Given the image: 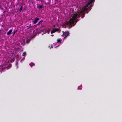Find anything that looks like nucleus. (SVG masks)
I'll use <instances>...</instances> for the list:
<instances>
[{"mask_svg":"<svg viewBox=\"0 0 122 122\" xmlns=\"http://www.w3.org/2000/svg\"><path fill=\"white\" fill-rule=\"evenodd\" d=\"M93 0H91L90 1L88 2L87 4L82 7V9L78 11L77 13H73L71 15L72 18L70 19L69 21L66 23V24L71 27L75 25L76 22L79 20L78 19L76 20L77 18L80 17L81 16V14L83 13L84 12H85V13H87L88 12L87 11L88 10L90 9V10H91L90 8L92 6L90 4L92 2Z\"/></svg>","mask_w":122,"mask_h":122,"instance_id":"f257e3e1","label":"nucleus"},{"mask_svg":"<svg viewBox=\"0 0 122 122\" xmlns=\"http://www.w3.org/2000/svg\"><path fill=\"white\" fill-rule=\"evenodd\" d=\"M63 35L66 36L64 37V39H66V37L69 35V32L68 31L65 32H64L63 31Z\"/></svg>","mask_w":122,"mask_h":122,"instance_id":"f03ea898","label":"nucleus"},{"mask_svg":"<svg viewBox=\"0 0 122 122\" xmlns=\"http://www.w3.org/2000/svg\"><path fill=\"white\" fill-rule=\"evenodd\" d=\"M39 19H40L39 18H36L32 22L34 24H36L37 23Z\"/></svg>","mask_w":122,"mask_h":122,"instance_id":"7ed1b4c3","label":"nucleus"},{"mask_svg":"<svg viewBox=\"0 0 122 122\" xmlns=\"http://www.w3.org/2000/svg\"><path fill=\"white\" fill-rule=\"evenodd\" d=\"M12 29L10 30L7 33V35H10L12 31Z\"/></svg>","mask_w":122,"mask_h":122,"instance_id":"20e7f679","label":"nucleus"},{"mask_svg":"<svg viewBox=\"0 0 122 122\" xmlns=\"http://www.w3.org/2000/svg\"><path fill=\"white\" fill-rule=\"evenodd\" d=\"M37 8L39 9H41L43 8L42 5H40L39 4H38L37 6Z\"/></svg>","mask_w":122,"mask_h":122,"instance_id":"39448f33","label":"nucleus"},{"mask_svg":"<svg viewBox=\"0 0 122 122\" xmlns=\"http://www.w3.org/2000/svg\"><path fill=\"white\" fill-rule=\"evenodd\" d=\"M43 21V20H42L41 21H40L38 24H37V25H39L41 24V23Z\"/></svg>","mask_w":122,"mask_h":122,"instance_id":"423d86ee","label":"nucleus"},{"mask_svg":"<svg viewBox=\"0 0 122 122\" xmlns=\"http://www.w3.org/2000/svg\"><path fill=\"white\" fill-rule=\"evenodd\" d=\"M30 65L31 67H32L33 66H35V64L34 63H31L30 64Z\"/></svg>","mask_w":122,"mask_h":122,"instance_id":"0eeeda50","label":"nucleus"},{"mask_svg":"<svg viewBox=\"0 0 122 122\" xmlns=\"http://www.w3.org/2000/svg\"><path fill=\"white\" fill-rule=\"evenodd\" d=\"M61 40L60 39H58L57 40V43H61Z\"/></svg>","mask_w":122,"mask_h":122,"instance_id":"6e6552de","label":"nucleus"},{"mask_svg":"<svg viewBox=\"0 0 122 122\" xmlns=\"http://www.w3.org/2000/svg\"><path fill=\"white\" fill-rule=\"evenodd\" d=\"M23 8V6H21L19 10V11L20 12H21Z\"/></svg>","mask_w":122,"mask_h":122,"instance_id":"1a4fd4ad","label":"nucleus"},{"mask_svg":"<svg viewBox=\"0 0 122 122\" xmlns=\"http://www.w3.org/2000/svg\"><path fill=\"white\" fill-rule=\"evenodd\" d=\"M26 55V53L25 52H24L22 54V56H25Z\"/></svg>","mask_w":122,"mask_h":122,"instance_id":"9d476101","label":"nucleus"},{"mask_svg":"<svg viewBox=\"0 0 122 122\" xmlns=\"http://www.w3.org/2000/svg\"><path fill=\"white\" fill-rule=\"evenodd\" d=\"M56 32L55 31V30H52L51 32V34H52L53 33H54L55 32Z\"/></svg>","mask_w":122,"mask_h":122,"instance_id":"9b49d317","label":"nucleus"},{"mask_svg":"<svg viewBox=\"0 0 122 122\" xmlns=\"http://www.w3.org/2000/svg\"><path fill=\"white\" fill-rule=\"evenodd\" d=\"M17 30H16L15 31H14L13 32V36L14 35H15V33L17 32Z\"/></svg>","mask_w":122,"mask_h":122,"instance_id":"f8f14e48","label":"nucleus"},{"mask_svg":"<svg viewBox=\"0 0 122 122\" xmlns=\"http://www.w3.org/2000/svg\"><path fill=\"white\" fill-rule=\"evenodd\" d=\"M54 30L55 31V32L58 31L59 30V29L58 28H55Z\"/></svg>","mask_w":122,"mask_h":122,"instance_id":"ddd939ff","label":"nucleus"},{"mask_svg":"<svg viewBox=\"0 0 122 122\" xmlns=\"http://www.w3.org/2000/svg\"><path fill=\"white\" fill-rule=\"evenodd\" d=\"M50 31V30L49 29L46 32L48 34H49Z\"/></svg>","mask_w":122,"mask_h":122,"instance_id":"4468645a","label":"nucleus"},{"mask_svg":"<svg viewBox=\"0 0 122 122\" xmlns=\"http://www.w3.org/2000/svg\"><path fill=\"white\" fill-rule=\"evenodd\" d=\"M15 60V59H14L13 58L11 60V62H14Z\"/></svg>","mask_w":122,"mask_h":122,"instance_id":"2eb2a0df","label":"nucleus"},{"mask_svg":"<svg viewBox=\"0 0 122 122\" xmlns=\"http://www.w3.org/2000/svg\"><path fill=\"white\" fill-rule=\"evenodd\" d=\"M85 14L84 13L82 15V16H81V18H83L84 17V16H85Z\"/></svg>","mask_w":122,"mask_h":122,"instance_id":"dca6fc26","label":"nucleus"},{"mask_svg":"<svg viewBox=\"0 0 122 122\" xmlns=\"http://www.w3.org/2000/svg\"><path fill=\"white\" fill-rule=\"evenodd\" d=\"M18 64V62L17 61H16V65L17 66V68H18V66H17Z\"/></svg>","mask_w":122,"mask_h":122,"instance_id":"f3484780","label":"nucleus"},{"mask_svg":"<svg viewBox=\"0 0 122 122\" xmlns=\"http://www.w3.org/2000/svg\"><path fill=\"white\" fill-rule=\"evenodd\" d=\"M27 29H29L30 27H31V26H27Z\"/></svg>","mask_w":122,"mask_h":122,"instance_id":"a211bd4d","label":"nucleus"},{"mask_svg":"<svg viewBox=\"0 0 122 122\" xmlns=\"http://www.w3.org/2000/svg\"><path fill=\"white\" fill-rule=\"evenodd\" d=\"M25 59V57H24L23 58H22V59L21 60H22L23 61Z\"/></svg>","mask_w":122,"mask_h":122,"instance_id":"6ab92c4d","label":"nucleus"},{"mask_svg":"<svg viewBox=\"0 0 122 122\" xmlns=\"http://www.w3.org/2000/svg\"><path fill=\"white\" fill-rule=\"evenodd\" d=\"M9 66H10V67H11L12 66V65L11 64H10L9 65Z\"/></svg>","mask_w":122,"mask_h":122,"instance_id":"aec40b11","label":"nucleus"},{"mask_svg":"<svg viewBox=\"0 0 122 122\" xmlns=\"http://www.w3.org/2000/svg\"><path fill=\"white\" fill-rule=\"evenodd\" d=\"M23 61L22 60H21L20 61V62H21V63H22Z\"/></svg>","mask_w":122,"mask_h":122,"instance_id":"412c9836","label":"nucleus"},{"mask_svg":"<svg viewBox=\"0 0 122 122\" xmlns=\"http://www.w3.org/2000/svg\"><path fill=\"white\" fill-rule=\"evenodd\" d=\"M30 26H31V27H32L31 25V24H30L29 25Z\"/></svg>","mask_w":122,"mask_h":122,"instance_id":"4be33fe9","label":"nucleus"},{"mask_svg":"<svg viewBox=\"0 0 122 122\" xmlns=\"http://www.w3.org/2000/svg\"><path fill=\"white\" fill-rule=\"evenodd\" d=\"M51 36H54V35H51Z\"/></svg>","mask_w":122,"mask_h":122,"instance_id":"5701e85b","label":"nucleus"},{"mask_svg":"<svg viewBox=\"0 0 122 122\" xmlns=\"http://www.w3.org/2000/svg\"><path fill=\"white\" fill-rule=\"evenodd\" d=\"M26 41V42H27V43H29L28 42V41L27 40Z\"/></svg>","mask_w":122,"mask_h":122,"instance_id":"b1692460","label":"nucleus"},{"mask_svg":"<svg viewBox=\"0 0 122 122\" xmlns=\"http://www.w3.org/2000/svg\"><path fill=\"white\" fill-rule=\"evenodd\" d=\"M45 4H46V5H47V3H45Z\"/></svg>","mask_w":122,"mask_h":122,"instance_id":"393cba45","label":"nucleus"},{"mask_svg":"<svg viewBox=\"0 0 122 122\" xmlns=\"http://www.w3.org/2000/svg\"><path fill=\"white\" fill-rule=\"evenodd\" d=\"M51 48H53V47H52V46H51Z\"/></svg>","mask_w":122,"mask_h":122,"instance_id":"a878e982","label":"nucleus"},{"mask_svg":"<svg viewBox=\"0 0 122 122\" xmlns=\"http://www.w3.org/2000/svg\"><path fill=\"white\" fill-rule=\"evenodd\" d=\"M22 44V43L21 44Z\"/></svg>","mask_w":122,"mask_h":122,"instance_id":"bb28decb","label":"nucleus"}]
</instances>
